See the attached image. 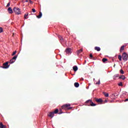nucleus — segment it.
<instances>
[{"label": "nucleus", "mask_w": 128, "mask_h": 128, "mask_svg": "<svg viewBox=\"0 0 128 128\" xmlns=\"http://www.w3.org/2000/svg\"><path fill=\"white\" fill-rule=\"evenodd\" d=\"M120 94H118V92H116L114 94V96H118V95H119Z\"/></svg>", "instance_id": "obj_29"}, {"label": "nucleus", "mask_w": 128, "mask_h": 128, "mask_svg": "<svg viewBox=\"0 0 128 128\" xmlns=\"http://www.w3.org/2000/svg\"><path fill=\"white\" fill-rule=\"evenodd\" d=\"M118 86H122V82H120L118 84Z\"/></svg>", "instance_id": "obj_34"}, {"label": "nucleus", "mask_w": 128, "mask_h": 128, "mask_svg": "<svg viewBox=\"0 0 128 128\" xmlns=\"http://www.w3.org/2000/svg\"><path fill=\"white\" fill-rule=\"evenodd\" d=\"M53 112L54 114H58V109H56Z\"/></svg>", "instance_id": "obj_25"}, {"label": "nucleus", "mask_w": 128, "mask_h": 128, "mask_svg": "<svg viewBox=\"0 0 128 128\" xmlns=\"http://www.w3.org/2000/svg\"><path fill=\"white\" fill-rule=\"evenodd\" d=\"M42 16V13L40 12H39V15L36 16L38 18H40Z\"/></svg>", "instance_id": "obj_9"}, {"label": "nucleus", "mask_w": 128, "mask_h": 128, "mask_svg": "<svg viewBox=\"0 0 128 128\" xmlns=\"http://www.w3.org/2000/svg\"><path fill=\"white\" fill-rule=\"evenodd\" d=\"M62 114V113H58V114Z\"/></svg>", "instance_id": "obj_44"}, {"label": "nucleus", "mask_w": 128, "mask_h": 128, "mask_svg": "<svg viewBox=\"0 0 128 128\" xmlns=\"http://www.w3.org/2000/svg\"><path fill=\"white\" fill-rule=\"evenodd\" d=\"M10 66L8 65V62H6L5 63L3 64V66H1L0 68H4V69H6V68H10Z\"/></svg>", "instance_id": "obj_3"}, {"label": "nucleus", "mask_w": 128, "mask_h": 128, "mask_svg": "<svg viewBox=\"0 0 128 128\" xmlns=\"http://www.w3.org/2000/svg\"><path fill=\"white\" fill-rule=\"evenodd\" d=\"M120 76L119 74H116L113 76L114 80H116V78H118Z\"/></svg>", "instance_id": "obj_12"}, {"label": "nucleus", "mask_w": 128, "mask_h": 128, "mask_svg": "<svg viewBox=\"0 0 128 128\" xmlns=\"http://www.w3.org/2000/svg\"><path fill=\"white\" fill-rule=\"evenodd\" d=\"M122 58L124 62H126V60H128V54H126V52H124L122 54Z\"/></svg>", "instance_id": "obj_2"}, {"label": "nucleus", "mask_w": 128, "mask_h": 128, "mask_svg": "<svg viewBox=\"0 0 128 128\" xmlns=\"http://www.w3.org/2000/svg\"><path fill=\"white\" fill-rule=\"evenodd\" d=\"M58 38L60 40V42L61 40H64V38H62V37L60 36H58Z\"/></svg>", "instance_id": "obj_26"}, {"label": "nucleus", "mask_w": 128, "mask_h": 128, "mask_svg": "<svg viewBox=\"0 0 128 128\" xmlns=\"http://www.w3.org/2000/svg\"><path fill=\"white\" fill-rule=\"evenodd\" d=\"M119 78L124 80H126V76H124V75H122L119 77Z\"/></svg>", "instance_id": "obj_17"}, {"label": "nucleus", "mask_w": 128, "mask_h": 128, "mask_svg": "<svg viewBox=\"0 0 128 128\" xmlns=\"http://www.w3.org/2000/svg\"><path fill=\"white\" fill-rule=\"evenodd\" d=\"M102 62H108V58H103L102 60Z\"/></svg>", "instance_id": "obj_20"}, {"label": "nucleus", "mask_w": 128, "mask_h": 128, "mask_svg": "<svg viewBox=\"0 0 128 128\" xmlns=\"http://www.w3.org/2000/svg\"><path fill=\"white\" fill-rule=\"evenodd\" d=\"M10 6V2H9L7 4L6 7H7V8H8V6Z\"/></svg>", "instance_id": "obj_33"}, {"label": "nucleus", "mask_w": 128, "mask_h": 128, "mask_svg": "<svg viewBox=\"0 0 128 128\" xmlns=\"http://www.w3.org/2000/svg\"><path fill=\"white\" fill-rule=\"evenodd\" d=\"M68 106H70V104H64L62 106V108H68Z\"/></svg>", "instance_id": "obj_8"}, {"label": "nucleus", "mask_w": 128, "mask_h": 128, "mask_svg": "<svg viewBox=\"0 0 128 128\" xmlns=\"http://www.w3.org/2000/svg\"><path fill=\"white\" fill-rule=\"evenodd\" d=\"M71 108H72V107L69 108H68V110H70Z\"/></svg>", "instance_id": "obj_41"}, {"label": "nucleus", "mask_w": 128, "mask_h": 128, "mask_svg": "<svg viewBox=\"0 0 128 128\" xmlns=\"http://www.w3.org/2000/svg\"><path fill=\"white\" fill-rule=\"evenodd\" d=\"M16 54V51H14L13 52L12 54V56H14V54Z\"/></svg>", "instance_id": "obj_32"}, {"label": "nucleus", "mask_w": 128, "mask_h": 128, "mask_svg": "<svg viewBox=\"0 0 128 128\" xmlns=\"http://www.w3.org/2000/svg\"><path fill=\"white\" fill-rule=\"evenodd\" d=\"M28 16V13H27V14H25L24 16V18L25 20H26L28 18H26V16Z\"/></svg>", "instance_id": "obj_24"}, {"label": "nucleus", "mask_w": 128, "mask_h": 128, "mask_svg": "<svg viewBox=\"0 0 128 128\" xmlns=\"http://www.w3.org/2000/svg\"><path fill=\"white\" fill-rule=\"evenodd\" d=\"M60 42L62 44H66V40L63 39L62 40H60Z\"/></svg>", "instance_id": "obj_16"}, {"label": "nucleus", "mask_w": 128, "mask_h": 128, "mask_svg": "<svg viewBox=\"0 0 128 128\" xmlns=\"http://www.w3.org/2000/svg\"><path fill=\"white\" fill-rule=\"evenodd\" d=\"M94 80H96V78H94Z\"/></svg>", "instance_id": "obj_42"}, {"label": "nucleus", "mask_w": 128, "mask_h": 128, "mask_svg": "<svg viewBox=\"0 0 128 128\" xmlns=\"http://www.w3.org/2000/svg\"><path fill=\"white\" fill-rule=\"evenodd\" d=\"M89 86H90V84H89Z\"/></svg>", "instance_id": "obj_45"}, {"label": "nucleus", "mask_w": 128, "mask_h": 128, "mask_svg": "<svg viewBox=\"0 0 128 128\" xmlns=\"http://www.w3.org/2000/svg\"><path fill=\"white\" fill-rule=\"evenodd\" d=\"M78 70V66H73V70L74 72H76Z\"/></svg>", "instance_id": "obj_10"}, {"label": "nucleus", "mask_w": 128, "mask_h": 128, "mask_svg": "<svg viewBox=\"0 0 128 128\" xmlns=\"http://www.w3.org/2000/svg\"><path fill=\"white\" fill-rule=\"evenodd\" d=\"M104 96H106V98L108 97V93H106V92H103Z\"/></svg>", "instance_id": "obj_22"}, {"label": "nucleus", "mask_w": 128, "mask_h": 128, "mask_svg": "<svg viewBox=\"0 0 128 128\" xmlns=\"http://www.w3.org/2000/svg\"><path fill=\"white\" fill-rule=\"evenodd\" d=\"M90 58H92V54H90Z\"/></svg>", "instance_id": "obj_36"}, {"label": "nucleus", "mask_w": 128, "mask_h": 128, "mask_svg": "<svg viewBox=\"0 0 128 128\" xmlns=\"http://www.w3.org/2000/svg\"><path fill=\"white\" fill-rule=\"evenodd\" d=\"M65 52L67 54H72V49L70 48H67Z\"/></svg>", "instance_id": "obj_5"}, {"label": "nucleus", "mask_w": 128, "mask_h": 128, "mask_svg": "<svg viewBox=\"0 0 128 128\" xmlns=\"http://www.w3.org/2000/svg\"><path fill=\"white\" fill-rule=\"evenodd\" d=\"M8 14H12V12H14V11H12V8L9 7L8 9Z\"/></svg>", "instance_id": "obj_6"}, {"label": "nucleus", "mask_w": 128, "mask_h": 128, "mask_svg": "<svg viewBox=\"0 0 128 128\" xmlns=\"http://www.w3.org/2000/svg\"><path fill=\"white\" fill-rule=\"evenodd\" d=\"M90 106H96V104L94 103V102H92V100L91 102H90Z\"/></svg>", "instance_id": "obj_15"}, {"label": "nucleus", "mask_w": 128, "mask_h": 128, "mask_svg": "<svg viewBox=\"0 0 128 128\" xmlns=\"http://www.w3.org/2000/svg\"><path fill=\"white\" fill-rule=\"evenodd\" d=\"M16 58H18V55L14 56L10 60V64H14V62H15L16 60Z\"/></svg>", "instance_id": "obj_4"}, {"label": "nucleus", "mask_w": 128, "mask_h": 128, "mask_svg": "<svg viewBox=\"0 0 128 128\" xmlns=\"http://www.w3.org/2000/svg\"><path fill=\"white\" fill-rule=\"evenodd\" d=\"M95 50H97V52H100V48L98 46H96L94 48Z\"/></svg>", "instance_id": "obj_14"}, {"label": "nucleus", "mask_w": 128, "mask_h": 128, "mask_svg": "<svg viewBox=\"0 0 128 128\" xmlns=\"http://www.w3.org/2000/svg\"><path fill=\"white\" fill-rule=\"evenodd\" d=\"M32 12H36V9L32 8Z\"/></svg>", "instance_id": "obj_35"}, {"label": "nucleus", "mask_w": 128, "mask_h": 128, "mask_svg": "<svg viewBox=\"0 0 128 128\" xmlns=\"http://www.w3.org/2000/svg\"><path fill=\"white\" fill-rule=\"evenodd\" d=\"M28 2V0H26V2Z\"/></svg>", "instance_id": "obj_39"}, {"label": "nucleus", "mask_w": 128, "mask_h": 128, "mask_svg": "<svg viewBox=\"0 0 128 128\" xmlns=\"http://www.w3.org/2000/svg\"><path fill=\"white\" fill-rule=\"evenodd\" d=\"M124 50V46L123 45L120 47V52H122Z\"/></svg>", "instance_id": "obj_19"}, {"label": "nucleus", "mask_w": 128, "mask_h": 128, "mask_svg": "<svg viewBox=\"0 0 128 128\" xmlns=\"http://www.w3.org/2000/svg\"><path fill=\"white\" fill-rule=\"evenodd\" d=\"M74 86L75 88H78V86H80V84H78V82H76L74 84Z\"/></svg>", "instance_id": "obj_18"}, {"label": "nucleus", "mask_w": 128, "mask_h": 128, "mask_svg": "<svg viewBox=\"0 0 128 128\" xmlns=\"http://www.w3.org/2000/svg\"><path fill=\"white\" fill-rule=\"evenodd\" d=\"M86 60H85V63H86Z\"/></svg>", "instance_id": "obj_43"}, {"label": "nucleus", "mask_w": 128, "mask_h": 128, "mask_svg": "<svg viewBox=\"0 0 128 128\" xmlns=\"http://www.w3.org/2000/svg\"><path fill=\"white\" fill-rule=\"evenodd\" d=\"M14 12L16 14H20V9L16 7H14L13 8Z\"/></svg>", "instance_id": "obj_1"}, {"label": "nucleus", "mask_w": 128, "mask_h": 128, "mask_svg": "<svg viewBox=\"0 0 128 128\" xmlns=\"http://www.w3.org/2000/svg\"><path fill=\"white\" fill-rule=\"evenodd\" d=\"M96 84H100V80H99L98 81L96 82Z\"/></svg>", "instance_id": "obj_30"}, {"label": "nucleus", "mask_w": 128, "mask_h": 128, "mask_svg": "<svg viewBox=\"0 0 128 128\" xmlns=\"http://www.w3.org/2000/svg\"><path fill=\"white\" fill-rule=\"evenodd\" d=\"M96 102H102L104 101L102 100V99L99 98V99H96Z\"/></svg>", "instance_id": "obj_11"}, {"label": "nucleus", "mask_w": 128, "mask_h": 128, "mask_svg": "<svg viewBox=\"0 0 128 128\" xmlns=\"http://www.w3.org/2000/svg\"><path fill=\"white\" fill-rule=\"evenodd\" d=\"M124 102H128V98H126L124 100Z\"/></svg>", "instance_id": "obj_38"}, {"label": "nucleus", "mask_w": 128, "mask_h": 128, "mask_svg": "<svg viewBox=\"0 0 128 128\" xmlns=\"http://www.w3.org/2000/svg\"><path fill=\"white\" fill-rule=\"evenodd\" d=\"M92 100H88L86 102V104H88V102H91Z\"/></svg>", "instance_id": "obj_28"}, {"label": "nucleus", "mask_w": 128, "mask_h": 128, "mask_svg": "<svg viewBox=\"0 0 128 128\" xmlns=\"http://www.w3.org/2000/svg\"><path fill=\"white\" fill-rule=\"evenodd\" d=\"M82 52V49L78 50L76 52L77 56H80V54Z\"/></svg>", "instance_id": "obj_13"}, {"label": "nucleus", "mask_w": 128, "mask_h": 128, "mask_svg": "<svg viewBox=\"0 0 128 128\" xmlns=\"http://www.w3.org/2000/svg\"><path fill=\"white\" fill-rule=\"evenodd\" d=\"M105 102H108V100H106Z\"/></svg>", "instance_id": "obj_40"}, {"label": "nucleus", "mask_w": 128, "mask_h": 128, "mask_svg": "<svg viewBox=\"0 0 128 128\" xmlns=\"http://www.w3.org/2000/svg\"><path fill=\"white\" fill-rule=\"evenodd\" d=\"M29 2L30 4H33L32 1V0H29Z\"/></svg>", "instance_id": "obj_37"}, {"label": "nucleus", "mask_w": 128, "mask_h": 128, "mask_svg": "<svg viewBox=\"0 0 128 128\" xmlns=\"http://www.w3.org/2000/svg\"><path fill=\"white\" fill-rule=\"evenodd\" d=\"M48 116H50V118H54V112H50L49 114H48Z\"/></svg>", "instance_id": "obj_7"}, {"label": "nucleus", "mask_w": 128, "mask_h": 128, "mask_svg": "<svg viewBox=\"0 0 128 128\" xmlns=\"http://www.w3.org/2000/svg\"><path fill=\"white\" fill-rule=\"evenodd\" d=\"M4 128V126L2 124V122L0 123V128Z\"/></svg>", "instance_id": "obj_21"}, {"label": "nucleus", "mask_w": 128, "mask_h": 128, "mask_svg": "<svg viewBox=\"0 0 128 128\" xmlns=\"http://www.w3.org/2000/svg\"><path fill=\"white\" fill-rule=\"evenodd\" d=\"M118 58L120 62H122V56L121 55H118Z\"/></svg>", "instance_id": "obj_23"}, {"label": "nucleus", "mask_w": 128, "mask_h": 128, "mask_svg": "<svg viewBox=\"0 0 128 128\" xmlns=\"http://www.w3.org/2000/svg\"><path fill=\"white\" fill-rule=\"evenodd\" d=\"M2 32H4V29L2 28H0V34Z\"/></svg>", "instance_id": "obj_31"}, {"label": "nucleus", "mask_w": 128, "mask_h": 128, "mask_svg": "<svg viewBox=\"0 0 128 128\" xmlns=\"http://www.w3.org/2000/svg\"><path fill=\"white\" fill-rule=\"evenodd\" d=\"M120 74H124V70H122V69H121L120 70Z\"/></svg>", "instance_id": "obj_27"}]
</instances>
